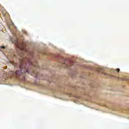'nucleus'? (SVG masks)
<instances>
[{"label": "nucleus", "mask_w": 129, "mask_h": 129, "mask_svg": "<svg viewBox=\"0 0 129 129\" xmlns=\"http://www.w3.org/2000/svg\"><path fill=\"white\" fill-rule=\"evenodd\" d=\"M25 52H26V53H28V51H27V50H25Z\"/></svg>", "instance_id": "obj_10"}, {"label": "nucleus", "mask_w": 129, "mask_h": 129, "mask_svg": "<svg viewBox=\"0 0 129 129\" xmlns=\"http://www.w3.org/2000/svg\"><path fill=\"white\" fill-rule=\"evenodd\" d=\"M116 71H117V72H119L120 71V70L119 69H116Z\"/></svg>", "instance_id": "obj_4"}, {"label": "nucleus", "mask_w": 129, "mask_h": 129, "mask_svg": "<svg viewBox=\"0 0 129 129\" xmlns=\"http://www.w3.org/2000/svg\"><path fill=\"white\" fill-rule=\"evenodd\" d=\"M111 77H114V78H116V77H115V76H111Z\"/></svg>", "instance_id": "obj_7"}, {"label": "nucleus", "mask_w": 129, "mask_h": 129, "mask_svg": "<svg viewBox=\"0 0 129 129\" xmlns=\"http://www.w3.org/2000/svg\"><path fill=\"white\" fill-rule=\"evenodd\" d=\"M75 61H73V62H71V64H72V65H74V64H75Z\"/></svg>", "instance_id": "obj_3"}, {"label": "nucleus", "mask_w": 129, "mask_h": 129, "mask_svg": "<svg viewBox=\"0 0 129 129\" xmlns=\"http://www.w3.org/2000/svg\"><path fill=\"white\" fill-rule=\"evenodd\" d=\"M65 61H66V59H64L63 64H65Z\"/></svg>", "instance_id": "obj_9"}, {"label": "nucleus", "mask_w": 129, "mask_h": 129, "mask_svg": "<svg viewBox=\"0 0 129 129\" xmlns=\"http://www.w3.org/2000/svg\"><path fill=\"white\" fill-rule=\"evenodd\" d=\"M5 46H2L1 47V49H5Z\"/></svg>", "instance_id": "obj_6"}, {"label": "nucleus", "mask_w": 129, "mask_h": 129, "mask_svg": "<svg viewBox=\"0 0 129 129\" xmlns=\"http://www.w3.org/2000/svg\"><path fill=\"white\" fill-rule=\"evenodd\" d=\"M33 57V52H30L27 54V58H25L24 56H23L22 60H20V63L19 66V68L16 72V74L17 76H20L19 79H25L26 75L27 74H31L35 78H37L39 76V73L36 71H33L31 72L29 68L27 67V65L29 64V65H32L34 66L35 68H38L39 67V64L37 61L33 62V60L31 58ZM26 60L28 63H26Z\"/></svg>", "instance_id": "obj_1"}, {"label": "nucleus", "mask_w": 129, "mask_h": 129, "mask_svg": "<svg viewBox=\"0 0 129 129\" xmlns=\"http://www.w3.org/2000/svg\"><path fill=\"white\" fill-rule=\"evenodd\" d=\"M13 65L15 66V67L18 66L17 63H14Z\"/></svg>", "instance_id": "obj_5"}, {"label": "nucleus", "mask_w": 129, "mask_h": 129, "mask_svg": "<svg viewBox=\"0 0 129 129\" xmlns=\"http://www.w3.org/2000/svg\"><path fill=\"white\" fill-rule=\"evenodd\" d=\"M103 74H104V75H107V74H106V73H104Z\"/></svg>", "instance_id": "obj_8"}, {"label": "nucleus", "mask_w": 129, "mask_h": 129, "mask_svg": "<svg viewBox=\"0 0 129 129\" xmlns=\"http://www.w3.org/2000/svg\"><path fill=\"white\" fill-rule=\"evenodd\" d=\"M122 80H125L126 81H129L128 79H122Z\"/></svg>", "instance_id": "obj_2"}]
</instances>
